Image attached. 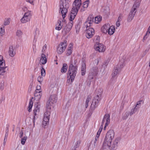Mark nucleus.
<instances>
[{
	"instance_id": "nucleus-1",
	"label": "nucleus",
	"mask_w": 150,
	"mask_h": 150,
	"mask_svg": "<svg viewBox=\"0 0 150 150\" xmlns=\"http://www.w3.org/2000/svg\"><path fill=\"white\" fill-rule=\"evenodd\" d=\"M114 134V132L113 130H110L107 132L103 145V150H109L110 147V150H116L117 149L119 138H116L112 143H111Z\"/></svg>"
},
{
	"instance_id": "nucleus-2",
	"label": "nucleus",
	"mask_w": 150,
	"mask_h": 150,
	"mask_svg": "<svg viewBox=\"0 0 150 150\" xmlns=\"http://www.w3.org/2000/svg\"><path fill=\"white\" fill-rule=\"evenodd\" d=\"M77 62L76 59H71L70 62V65L68 69V75H69L71 82L74 80L77 70V66L76 64Z\"/></svg>"
},
{
	"instance_id": "nucleus-3",
	"label": "nucleus",
	"mask_w": 150,
	"mask_h": 150,
	"mask_svg": "<svg viewBox=\"0 0 150 150\" xmlns=\"http://www.w3.org/2000/svg\"><path fill=\"white\" fill-rule=\"evenodd\" d=\"M60 4L59 13H61L64 19L67 12V9L69 7V5L66 0H61Z\"/></svg>"
},
{
	"instance_id": "nucleus-4",
	"label": "nucleus",
	"mask_w": 150,
	"mask_h": 150,
	"mask_svg": "<svg viewBox=\"0 0 150 150\" xmlns=\"http://www.w3.org/2000/svg\"><path fill=\"white\" fill-rule=\"evenodd\" d=\"M32 16L31 12L28 11L25 13L24 16L21 19V21L22 23H25L30 21Z\"/></svg>"
},
{
	"instance_id": "nucleus-5",
	"label": "nucleus",
	"mask_w": 150,
	"mask_h": 150,
	"mask_svg": "<svg viewBox=\"0 0 150 150\" xmlns=\"http://www.w3.org/2000/svg\"><path fill=\"white\" fill-rule=\"evenodd\" d=\"M67 46V41L64 40L61 42L57 48V52L59 54H61L64 51Z\"/></svg>"
},
{
	"instance_id": "nucleus-6",
	"label": "nucleus",
	"mask_w": 150,
	"mask_h": 150,
	"mask_svg": "<svg viewBox=\"0 0 150 150\" xmlns=\"http://www.w3.org/2000/svg\"><path fill=\"white\" fill-rule=\"evenodd\" d=\"M94 18L92 15H89L87 21L85 23L84 25L86 28L90 27L93 23Z\"/></svg>"
},
{
	"instance_id": "nucleus-7",
	"label": "nucleus",
	"mask_w": 150,
	"mask_h": 150,
	"mask_svg": "<svg viewBox=\"0 0 150 150\" xmlns=\"http://www.w3.org/2000/svg\"><path fill=\"white\" fill-rule=\"evenodd\" d=\"M86 37L88 39L92 38L94 34V30L92 28H86Z\"/></svg>"
},
{
	"instance_id": "nucleus-8",
	"label": "nucleus",
	"mask_w": 150,
	"mask_h": 150,
	"mask_svg": "<svg viewBox=\"0 0 150 150\" xmlns=\"http://www.w3.org/2000/svg\"><path fill=\"white\" fill-rule=\"evenodd\" d=\"M81 5V0H75L73 4L72 9L75 11L76 10L78 12Z\"/></svg>"
},
{
	"instance_id": "nucleus-9",
	"label": "nucleus",
	"mask_w": 150,
	"mask_h": 150,
	"mask_svg": "<svg viewBox=\"0 0 150 150\" xmlns=\"http://www.w3.org/2000/svg\"><path fill=\"white\" fill-rule=\"evenodd\" d=\"M95 49L99 52H104L105 50V48L104 47L103 44L96 42L94 46Z\"/></svg>"
},
{
	"instance_id": "nucleus-10",
	"label": "nucleus",
	"mask_w": 150,
	"mask_h": 150,
	"mask_svg": "<svg viewBox=\"0 0 150 150\" xmlns=\"http://www.w3.org/2000/svg\"><path fill=\"white\" fill-rule=\"evenodd\" d=\"M123 64H120V66H118L115 67L113 70V72L112 74V76L113 77L116 76L120 71L121 69L123 68Z\"/></svg>"
},
{
	"instance_id": "nucleus-11",
	"label": "nucleus",
	"mask_w": 150,
	"mask_h": 150,
	"mask_svg": "<svg viewBox=\"0 0 150 150\" xmlns=\"http://www.w3.org/2000/svg\"><path fill=\"white\" fill-rule=\"evenodd\" d=\"M34 107V109L33 110V113L34 116L33 118L34 123L35 116L38 115L40 111V105L38 104H35Z\"/></svg>"
},
{
	"instance_id": "nucleus-12",
	"label": "nucleus",
	"mask_w": 150,
	"mask_h": 150,
	"mask_svg": "<svg viewBox=\"0 0 150 150\" xmlns=\"http://www.w3.org/2000/svg\"><path fill=\"white\" fill-rule=\"evenodd\" d=\"M110 115L109 114H105L104 116L102 121V125H103L105 121H106L105 124V126H107L110 123Z\"/></svg>"
},
{
	"instance_id": "nucleus-13",
	"label": "nucleus",
	"mask_w": 150,
	"mask_h": 150,
	"mask_svg": "<svg viewBox=\"0 0 150 150\" xmlns=\"http://www.w3.org/2000/svg\"><path fill=\"white\" fill-rule=\"evenodd\" d=\"M5 61L3 59V57L0 55V69H4V70H6L7 69L8 70V69L7 67L5 66Z\"/></svg>"
},
{
	"instance_id": "nucleus-14",
	"label": "nucleus",
	"mask_w": 150,
	"mask_h": 150,
	"mask_svg": "<svg viewBox=\"0 0 150 150\" xmlns=\"http://www.w3.org/2000/svg\"><path fill=\"white\" fill-rule=\"evenodd\" d=\"M8 54L11 57H14L16 54V52L14 48L12 45H10L9 47Z\"/></svg>"
},
{
	"instance_id": "nucleus-15",
	"label": "nucleus",
	"mask_w": 150,
	"mask_h": 150,
	"mask_svg": "<svg viewBox=\"0 0 150 150\" xmlns=\"http://www.w3.org/2000/svg\"><path fill=\"white\" fill-rule=\"evenodd\" d=\"M98 93H97V95L94 98L93 100H95V101L99 103L101 99V95L102 91L101 89H100L98 90Z\"/></svg>"
},
{
	"instance_id": "nucleus-16",
	"label": "nucleus",
	"mask_w": 150,
	"mask_h": 150,
	"mask_svg": "<svg viewBox=\"0 0 150 150\" xmlns=\"http://www.w3.org/2000/svg\"><path fill=\"white\" fill-rule=\"evenodd\" d=\"M141 104V101H139L137 102V105L134 109L131 110L130 112H129V114L130 115H132L140 107V105Z\"/></svg>"
},
{
	"instance_id": "nucleus-17",
	"label": "nucleus",
	"mask_w": 150,
	"mask_h": 150,
	"mask_svg": "<svg viewBox=\"0 0 150 150\" xmlns=\"http://www.w3.org/2000/svg\"><path fill=\"white\" fill-rule=\"evenodd\" d=\"M47 62L46 56L43 53H42L41 55L40 59V64H45Z\"/></svg>"
},
{
	"instance_id": "nucleus-18",
	"label": "nucleus",
	"mask_w": 150,
	"mask_h": 150,
	"mask_svg": "<svg viewBox=\"0 0 150 150\" xmlns=\"http://www.w3.org/2000/svg\"><path fill=\"white\" fill-rule=\"evenodd\" d=\"M110 24L108 23L106 24L103 26L101 28V30L103 33H106L108 32Z\"/></svg>"
},
{
	"instance_id": "nucleus-19",
	"label": "nucleus",
	"mask_w": 150,
	"mask_h": 150,
	"mask_svg": "<svg viewBox=\"0 0 150 150\" xmlns=\"http://www.w3.org/2000/svg\"><path fill=\"white\" fill-rule=\"evenodd\" d=\"M76 11L71 10V14L70 18L69 19V20L71 21L70 22H72V21L74 20L75 16L77 14L78 12H77V10H76Z\"/></svg>"
},
{
	"instance_id": "nucleus-20",
	"label": "nucleus",
	"mask_w": 150,
	"mask_h": 150,
	"mask_svg": "<svg viewBox=\"0 0 150 150\" xmlns=\"http://www.w3.org/2000/svg\"><path fill=\"white\" fill-rule=\"evenodd\" d=\"M35 99L37 100H39L42 95V93L41 91H35L34 94Z\"/></svg>"
},
{
	"instance_id": "nucleus-21",
	"label": "nucleus",
	"mask_w": 150,
	"mask_h": 150,
	"mask_svg": "<svg viewBox=\"0 0 150 150\" xmlns=\"http://www.w3.org/2000/svg\"><path fill=\"white\" fill-rule=\"evenodd\" d=\"M99 136L96 135L94 142L93 148H96L98 145L99 142Z\"/></svg>"
},
{
	"instance_id": "nucleus-22",
	"label": "nucleus",
	"mask_w": 150,
	"mask_h": 150,
	"mask_svg": "<svg viewBox=\"0 0 150 150\" xmlns=\"http://www.w3.org/2000/svg\"><path fill=\"white\" fill-rule=\"evenodd\" d=\"M98 71V68L97 66L93 67L92 68L90 72L93 74L94 75H96Z\"/></svg>"
},
{
	"instance_id": "nucleus-23",
	"label": "nucleus",
	"mask_w": 150,
	"mask_h": 150,
	"mask_svg": "<svg viewBox=\"0 0 150 150\" xmlns=\"http://www.w3.org/2000/svg\"><path fill=\"white\" fill-rule=\"evenodd\" d=\"M115 30V28L113 26H110V25L108 31V34L110 35H112L114 33Z\"/></svg>"
},
{
	"instance_id": "nucleus-24",
	"label": "nucleus",
	"mask_w": 150,
	"mask_h": 150,
	"mask_svg": "<svg viewBox=\"0 0 150 150\" xmlns=\"http://www.w3.org/2000/svg\"><path fill=\"white\" fill-rule=\"evenodd\" d=\"M81 143L80 140H78L77 141L75 144H73V145L72 146V150H76V149L78 147Z\"/></svg>"
},
{
	"instance_id": "nucleus-25",
	"label": "nucleus",
	"mask_w": 150,
	"mask_h": 150,
	"mask_svg": "<svg viewBox=\"0 0 150 150\" xmlns=\"http://www.w3.org/2000/svg\"><path fill=\"white\" fill-rule=\"evenodd\" d=\"M98 102H97L95 100H93L91 105V108L93 109H95L98 106Z\"/></svg>"
},
{
	"instance_id": "nucleus-26",
	"label": "nucleus",
	"mask_w": 150,
	"mask_h": 150,
	"mask_svg": "<svg viewBox=\"0 0 150 150\" xmlns=\"http://www.w3.org/2000/svg\"><path fill=\"white\" fill-rule=\"evenodd\" d=\"M57 100V98L56 96L54 95H52L50 97L49 100L53 103H54L56 102Z\"/></svg>"
},
{
	"instance_id": "nucleus-27",
	"label": "nucleus",
	"mask_w": 150,
	"mask_h": 150,
	"mask_svg": "<svg viewBox=\"0 0 150 150\" xmlns=\"http://www.w3.org/2000/svg\"><path fill=\"white\" fill-rule=\"evenodd\" d=\"M67 66L66 64H64L61 69V71L62 73H65L67 70Z\"/></svg>"
},
{
	"instance_id": "nucleus-28",
	"label": "nucleus",
	"mask_w": 150,
	"mask_h": 150,
	"mask_svg": "<svg viewBox=\"0 0 150 150\" xmlns=\"http://www.w3.org/2000/svg\"><path fill=\"white\" fill-rule=\"evenodd\" d=\"M135 14V13L130 12L128 18V21L130 22L132 20Z\"/></svg>"
},
{
	"instance_id": "nucleus-29",
	"label": "nucleus",
	"mask_w": 150,
	"mask_h": 150,
	"mask_svg": "<svg viewBox=\"0 0 150 150\" xmlns=\"http://www.w3.org/2000/svg\"><path fill=\"white\" fill-rule=\"evenodd\" d=\"M49 120V117H44L42 122V124L44 126H46V125L47 124V123L48 122Z\"/></svg>"
},
{
	"instance_id": "nucleus-30",
	"label": "nucleus",
	"mask_w": 150,
	"mask_h": 150,
	"mask_svg": "<svg viewBox=\"0 0 150 150\" xmlns=\"http://www.w3.org/2000/svg\"><path fill=\"white\" fill-rule=\"evenodd\" d=\"M129 112H127L122 114V118L123 120H126L129 116Z\"/></svg>"
},
{
	"instance_id": "nucleus-31",
	"label": "nucleus",
	"mask_w": 150,
	"mask_h": 150,
	"mask_svg": "<svg viewBox=\"0 0 150 150\" xmlns=\"http://www.w3.org/2000/svg\"><path fill=\"white\" fill-rule=\"evenodd\" d=\"M58 24L59 26L56 27L55 28V29L56 30H61V28H62V25H61V21L58 20Z\"/></svg>"
},
{
	"instance_id": "nucleus-32",
	"label": "nucleus",
	"mask_w": 150,
	"mask_h": 150,
	"mask_svg": "<svg viewBox=\"0 0 150 150\" xmlns=\"http://www.w3.org/2000/svg\"><path fill=\"white\" fill-rule=\"evenodd\" d=\"M33 102L32 99H30L29 102V105L28 106V111L30 112L31 111V108L33 106Z\"/></svg>"
},
{
	"instance_id": "nucleus-33",
	"label": "nucleus",
	"mask_w": 150,
	"mask_h": 150,
	"mask_svg": "<svg viewBox=\"0 0 150 150\" xmlns=\"http://www.w3.org/2000/svg\"><path fill=\"white\" fill-rule=\"evenodd\" d=\"M91 99V97L90 96H88L86 101V108H87L88 105V103Z\"/></svg>"
},
{
	"instance_id": "nucleus-34",
	"label": "nucleus",
	"mask_w": 150,
	"mask_h": 150,
	"mask_svg": "<svg viewBox=\"0 0 150 150\" xmlns=\"http://www.w3.org/2000/svg\"><path fill=\"white\" fill-rule=\"evenodd\" d=\"M72 52V47H68L67 51L66 54L67 56L70 55Z\"/></svg>"
},
{
	"instance_id": "nucleus-35",
	"label": "nucleus",
	"mask_w": 150,
	"mask_h": 150,
	"mask_svg": "<svg viewBox=\"0 0 150 150\" xmlns=\"http://www.w3.org/2000/svg\"><path fill=\"white\" fill-rule=\"evenodd\" d=\"M95 75H94L93 74L90 72L88 76V79L90 81H91L93 79L94 76H96Z\"/></svg>"
},
{
	"instance_id": "nucleus-36",
	"label": "nucleus",
	"mask_w": 150,
	"mask_h": 150,
	"mask_svg": "<svg viewBox=\"0 0 150 150\" xmlns=\"http://www.w3.org/2000/svg\"><path fill=\"white\" fill-rule=\"evenodd\" d=\"M53 103L51 102L49 100L47 101L46 103V107L48 109H50L51 108V105Z\"/></svg>"
},
{
	"instance_id": "nucleus-37",
	"label": "nucleus",
	"mask_w": 150,
	"mask_h": 150,
	"mask_svg": "<svg viewBox=\"0 0 150 150\" xmlns=\"http://www.w3.org/2000/svg\"><path fill=\"white\" fill-rule=\"evenodd\" d=\"M89 3V0H87L83 3V7L84 8H86L88 6V4Z\"/></svg>"
},
{
	"instance_id": "nucleus-38",
	"label": "nucleus",
	"mask_w": 150,
	"mask_h": 150,
	"mask_svg": "<svg viewBox=\"0 0 150 150\" xmlns=\"http://www.w3.org/2000/svg\"><path fill=\"white\" fill-rule=\"evenodd\" d=\"M71 29L67 27L66 26H65L64 28L63 29V31H64L66 34L68 33Z\"/></svg>"
},
{
	"instance_id": "nucleus-39",
	"label": "nucleus",
	"mask_w": 150,
	"mask_h": 150,
	"mask_svg": "<svg viewBox=\"0 0 150 150\" xmlns=\"http://www.w3.org/2000/svg\"><path fill=\"white\" fill-rule=\"evenodd\" d=\"M27 139V137L26 136L24 137L21 139V143L23 145H24L25 144Z\"/></svg>"
},
{
	"instance_id": "nucleus-40",
	"label": "nucleus",
	"mask_w": 150,
	"mask_h": 150,
	"mask_svg": "<svg viewBox=\"0 0 150 150\" xmlns=\"http://www.w3.org/2000/svg\"><path fill=\"white\" fill-rule=\"evenodd\" d=\"M10 18H8L6 19L4 22V25H8L10 23Z\"/></svg>"
},
{
	"instance_id": "nucleus-41",
	"label": "nucleus",
	"mask_w": 150,
	"mask_h": 150,
	"mask_svg": "<svg viewBox=\"0 0 150 150\" xmlns=\"http://www.w3.org/2000/svg\"><path fill=\"white\" fill-rule=\"evenodd\" d=\"M22 33L21 31L20 30H17L16 32V35L18 37H20L22 35Z\"/></svg>"
},
{
	"instance_id": "nucleus-42",
	"label": "nucleus",
	"mask_w": 150,
	"mask_h": 150,
	"mask_svg": "<svg viewBox=\"0 0 150 150\" xmlns=\"http://www.w3.org/2000/svg\"><path fill=\"white\" fill-rule=\"evenodd\" d=\"M4 33V28H1L0 29V35L2 36Z\"/></svg>"
},
{
	"instance_id": "nucleus-43",
	"label": "nucleus",
	"mask_w": 150,
	"mask_h": 150,
	"mask_svg": "<svg viewBox=\"0 0 150 150\" xmlns=\"http://www.w3.org/2000/svg\"><path fill=\"white\" fill-rule=\"evenodd\" d=\"M101 19L100 17L99 18L98 16L96 17L95 18V22L96 23H97L101 21Z\"/></svg>"
},
{
	"instance_id": "nucleus-44",
	"label": "nucleus",
	"mask_w": 150,
	"mask_h": 150,
	"mask_svg": "<svg viewBox=\"0 0 150 150\" xmlns=\"http://www.w3.org/2000/svg\"><path fill=\"white\" fill-rule=\"evenodd\" d=\"M42 76H40L38 78V81L41 84L43 80V78L42 77Z\"/></svg>"
},
{
	"instance_id": "nucleus-45",
	"label": "nucleus",
	"mask_w": 150,
	"mask_h": 150,
	"mask_svg": "<svg viewBox=\"0 0 150 150\" xmlns=\"http://www.w3.org/2000/svg\"><path fill=\"white\" fill-rule=\"evenodd\" d=\"M4 81L3 80H2L1 81L0 84V89L2 90L4 88Z\"/></svg>"
},
{
	"instance_id": "nucleus-46",
	"label": "nucleus",
	"mask_w": 150,
	"mask_h": 150,
	"mask_svg": "<svg viewBox=\"0 0 150 150\" xmlns=\"http://www.w3.org/2000/svg\"><path fill=\"white\" fill-rule=\"evenodd\" d=\"M41 74L42 76H45V71L43 67L41 69Z\"/></svg>"
},
{
	"instance_id": "nucleus-47",
	"label": "nucleus",
	"mask_w": 150,
	"mask_h": 150,
	"mask_svg": "<svg viewBox=\"0 0 150 150\" xmlns=\"http://www.w3.org/2000/svg\"><path fill=\"white\" fill-rule=\"evenodd\" d=\"M73 22H69L68 24H67L66 26L71 29L73 26Z\"/></svg>"
},
{
	"instance_id": "nucleus-48",
	"label": "nucleus",
	"mask_w": 150,
	"mask_h": 150,
	"mask_svg": "<svg viewBox=\"0 0 150 150\" xmlns=\"http://www.w3.org/2000/svg\"><path fill=\"white\" fill-rule=\"evenodd\" d=\"M86 64L85 62H83L82 64L81 70H86Z\"/></svg>"
},
{
	"instance_id": "nucleus-49",
	"label": "nucleus",
	"mask_w": 150,
	"mask_h": 150,
	"mask_svg": "<svg viewBox=\"0 0 150 150\" xmlns=\"http://www.w3.org/2000/svg\"><path fill=\"white\" fill-rule=\"evenodd\" d=\"M136 8L135 7V5H133L131 11L130 12L132 13H136Z\"/></svg>"
},
{
	"instance_id": "nucleus-50",
	"label": "nucleus",
	"mask_w": 150,
	"mask_h": 150,
	"mask_svg": "<svg viewBox=\"0 0 150 150\" xmlns=\"http://www.w3.org/2000/svg\"><path fill=\"white\" fill-rule=\"evenodd\" d=\"M50 112H49L46 111V112L44 113V117H49V116L50 115Z\"/></svg>"
},
{
	"instance_id": "nucleus-51",
	"label": "nucleus",
	"mask_w": 150,
	"mask_h": 150,
	"mask_svg": "<svg viewBox=\"0 0 150 150\" xmlns=\"http://www.w3.org/2000/svg\"><path fill=\"white\" fill-rule=\"evenodd\" d=\"M102 130V128H100L99 129L98 131L97 132L96 135L99 136Z\"/></svg>"
},
{
	"instance_id": "nucleus-52",
	"label": "nucleus",
	"mask_w": 150,
	"mask_h": 150,
	"mask_svg": "<svg viewBox=\"0 0 150 150\" xmlns=\"http://www.w3.org/2000/svg\"><path fill=\"white\" fill-rule=\"evenodd\" d=\"M26 1L30 3V4L33 5V2L34 1H35V0H25Z\"/></svg>"
},
{
	"instance_id": "nucleus-53",
	"label": "nucleus",
	"mask_w": 150,
	"mask_h": 150,
	"mask_svg": "<svg viewBox=\"0 0 150 150\" xmlns=\"http://www.w3.org/2000/svg\"><path fill=\"white\" fill-rule=\"evenodd\" d=\"M47 47V46L46 45H45L43 47V48L42 49V53H43L44 52V51H45V50L46 49Z\"/></svg>"
},
{
	"instance_id": "nucleus-54",
	"label": "nucleus",
	"mask_w": 150,
	"mask_h": 150,
	"mask_svg": "<svg viewBox=\"0 0 150 150\" xmlns=\"http://www.w3.org/2000/svg\"><path fill=\"white\" fill-rule=\"evenodd\" d=\"M99 62V60L98 59H96L94 61V62L95 64H96V65H97L98 64V63Z\"/></svg>"
},
{
	"instance_id": "nucleus-55",
	"label": "nucleus",
	"mask_w": 150,
	"mask_h": 150,
	"mask_svg": "<svg viewBox=\"0 0 150 150\" xmlns=\"http://www.w3.org/2000/svg\"><path fill=\"white\" fill-rule=\"evenodd\" d=\"M140 3L139 2H135L133 5H135V7L137 8L139 7Z\"/></svg>"
},
{
	"instance_id": "nucleus-56",
	"label": "nucleus",
	"mask_w": 150,
	"mask_h": 150,
	"mask_svg": "<svg viewBox=\"0 0 150 150\" xmlns=\"http://www.w3.org/2000/svg\"><path fill=\"white\" fill-rule=\"evenodd\" d=\"M36 88V90L35 91H40V90L41 89V87H40V86L38 85L37 86Z\"/></svg>"
},
{
	"instance_id": "nucleus-57",
	"label": "nucleus",
	"mask_w": 150,
	"mask_h": 150,
	"mask_svg": "<svg viewBox=\"0 0 150 150\" xmlns=\"http://www.w3.org/2000/svg\"><path fill=\"white\" fill-rule=\"evenodd\" d=\"M120 21H117L116 23V26L117 27H119L120 25Z\"/></svg>"
},
{
	"instance_id": "nucleus-58",
	"label": "nucleus",
	"mask_w": 150,
	"mask_h": 150,
	"mask_svg": "<svg viewBox=\"0 0 150 150\" xmlns=\"http://www.w3.org/2000/svg\"><path fill=\"white\" fill-rule=\"evenodd\" d=\"M122 18V15L120 14L118 18L117 21H120Z\"/></svg>"
},
{
	"instance_id": "nucleus-59",
	"label": "nucleus",
	"mask_w": 150,
	"mask_h": 150,
	"mask_svg": "<svg viewBox=\"0 0 150 150\" xmlns=\"http://www.w3.org/2000/svg\"><path fill=\"white\" fill-rule=\"evenodd\" d=\"M19 137L20 138H21L22 137L23 135V131L22 130L21 131H20L19 133Z\"/></svg>"
},
{
	"instance_id": "nucleus-60",
	"label": "nucleus",
	"mask_w": 150,
	"mask_h": 150,
	"mask_svg": "<svg viewBox=\"0 0 150 150\" xmlns=\"http://www.w3.org/2000/svg\"><path fill=\"white\" fill-rule=\"evenodd\" d=\"M86 72V70H81V74L83 76L85 75Z\"/></svg>"
},
{
	"instance_id": "nucleus-61",
	"label": "nucleus",
	"mask_w": 150,
	"mask_h": 150,
	"mask_svg": "<svg viewBox=\"0 0 150 150\" xmlns=\"http://www.w3.org/2000/svg\"><path fill=\"white\" fill-rule=\"evenodd\" d=\"M8 131H7L6 132V133L5 134V136L4 138H6V139H7V137L8 136Z\"/></svg>"
},
{
	"instance_id": "nucleus-62",
	"label": "nucleus",
	"mask_w": 150,
	"mask_h": 150,
	"mask_svg": "<svg viewBox=\"0 0 150 150\" xmlns=\"http://www.w3.org/2000/svg\"><path fill=\"white\" fill-rule=\"evenodd\" d=\"M147 33H146V34L144 35V38H143V40H145L147 38V37H146V36L147 35Z\"/></svg>"
},
{
	"instance_id": "nucleus-63",
	"label": "nucleus",
	"mask_w": 150,
	"mask_h": 150,
	"mask_svg": "<svg viewBox=\"0 0 150 150\" xmlns=\"http://www.w3.org/2000/svg\"><path fill=\"white\" fill-rule=\"evenodd\" d=\"M6 139H6V138H4V143H3V144H4V146H5L6 144Z\"/></svg>"
},
{
	"instance_id": "nucleus-64",
	"label": "nucleus",
	"mask_w": 150,
	"mask_h": 150,
	"mask_svg": "<svg viewBox=\"0 0 150 150\" xmlns=\"http://www.w3.org/2000/svg\"><path fill=\"white\" fill-rule=\"evenodd\" d=\"M148 33H149V34L150 33V29H149V28H148V30L147 31L146 33H147V34H148Z\"/></svg>"
}]
</instances>
